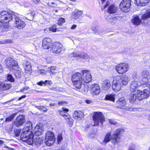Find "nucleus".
Listing matches in <instances>:
<instances>
[{
  "instance_id": "f257e3e1",
  "label": "nucleus",
  "mask_w": 150,
  "mask_h": 150,
  "mask_svg": "<svg viewBox=\"0 0 150 150\" xmlns=\"http://www.w3.org/2000/svg\"><path fill=\"white\" fill-rule=\"evenodd\" d=\"M81 73L82 74L77 72L73 74L71 80L76 88L79 89L81 88L82 92L87 93L89 90V87L87 85L83 84L85 83H89L91 81V76L88 70H82Z\"/></svg>"
},
{
  "instance_id": "f03ea898",
  "label": "nucleus",
  "mask_w": 150,
  "mask_h": 150,
  "mask_svg": "<svg viewBox=\"0 0 150 150\" xmlns=\"http://www.w3.org/2000/svg\"><path fill=\"white\" fill-rule=\"evenodd\" d=\"M18 16V14L17 13L12 11L8 12L3 11L0 12V22L6 23L12 21L13 26L16 27L18 29H22L25 27V23Z\"/></svg>"
},
{
  "instance_id": "7ed1b4c3",
  "label": "nucleus",
  "mask_w": 150,
  "mask_h": 150,
  "mask_svg": "<svg viewBox=\"0 0 150 150\" xmlns=\"http://www.w3.org/2000/svg\"><path fill=\"white\" fill-rule=\"evenodd\" d=\"M121 131V130L120 129H117L115 131L112 136H111L110 132L107 133L105 135L104 139L102 142V144L103 145H105L107 143L110 141V138L114 144H115L120 141V138L119 135Z\"/></svg>"
},
{
  "instance_id": "20e7f679",
  "label": "nucleus",
  "mask_w": 150,
  "mask_h": 150,
  "mask_svg": "<svg viewBox=\"0 0 150 150\" xmlns=\"http://www.w3.org/2000/svg\"><path fill=\"white\" fill-rule=\"evenodd\" d=\"M32 123L30 121H28L27 124L23 128L20 136L21 139L28 144V141L30 138L31 135H33L30 130L31 128Z\"/></svg>"
},
{
  "instance_id": "39448f33",
  "label": "nucleus",
  "mask_w": 150,
  "mask_h": 150,
  "mask_svg": "<svg viewBox=\"0 0 150 150\" xmlns=\"http://www.w3.org/2000/svg\"><path fill=\"white\" fill-rule=\"evenodd\" d=\"M94 125L93 126H98L100 125H102L105 121V117L103 114L101 112H96L93 116Z\"/></svg>"
},
{
  "instance_id": "423d86ee",
  "label": "nucleus",
  "mask_w": 150,
  "mask_h": 150,
  "mask_svg": "<svg viewBox=\"0 0 150 150\" xmlns=\"http://www.w3.org/2000/svg\"><path fill=\"white\" fill-rule=\"evenodd\" d=\"M144 87H147V89H144L143 91L140 90L137 91V99L139 100L146 98L150 95V84L148 85H142Z\"/></svg>"
},
{
  "instance_id": "0eeeda50",
  "label": "nucleus",
  "mask_w": 150,
  "mask_h": 150,
  "mask_svg": "<svg viewBox=\"0 0 150 150\" xmlns=\"http://www.w3.org/2000/svg\"><path fill=\"white\" fill-rule=\"evenodd\" d=\"M131 0H122L120 4V9L124 12H128L131 6Z\"/></svg>"
},
{
  "instance_id": "6e6552de",
  "label": "nucleus",
  "mask_w": 150,
  "mask_h": 150,
  "mask_svg": "<svg viewBox=\"0 0 150 150\" xmlns=\"http://www.w3.org/2000/svg\"><path fill=\"white\" fill-rule=\"evenodd\" d=\"M117 103L119 105L117 107L119 109H124L127 110L132 111L133 110L131 106H126V102L125 99L123 97L119 98L117 101Z\"/></svg>"
},
{
  "instance_id": "1a4fd4ad",
  "label": "nucleus",
  "mask_w": 150,
  "mask_h": 150,
  "mask_svg": "<svg viewBox=\"0 0 150 150\" xmlns=\"http://www.w3.org/2000/svg\"><path fill=\"white\" fill-rule=\"evenodd\" d=\"M115 69L117 73L120 74H122L128 70L129 65L125 63H121L117 64Z\"/></svg>"
},
{
  "instance_id": "9d476101",
  "label": "nucleus",
  "mask_w": 150,
  "mask_h": 150,
  "mask_svg": "<svg viewBox=\"0 0 150 150\" xmlns=\"http://www.w3.org/2000/svg\"><path fill=\"white\" fill-rule=\"evenodd\" d=\"M5 64L7 67L10 70L15 69L17 66V63L14 59L8 57L5 59Z\"/></svg>"
},
{
  "instance_id": "9b49d317",
  "label": "nucleus",
  "mask_w": 150,
  "mask_h": 150,
  "mask_svg": "<svg viewBox=\"0 0 150 150\" xmlns=\"http://www.w3.org/2000/svg\"><path fill=\"white\" fill-rule=\"evenodd\" d=\"M149 73L147 70H144L141 72V76L143 77L140 81L141 85H148L150 84V78L149 76Z\"/></svg>"
},
{
  "instance_id": "f8f14e48",
  "label": "nucleus",
  "mask_w": 150,
  "mask_h": 150,
  "mask_svg": "<svg viewBox=\"0 0 150 150\" xmlns=\"http://www.w3.org/2000/svg\"><path fill=\"white\" fill-rule=\"evenodd\" d=\"M45 142L48 146L52 144L55 141V136L52 131H48L46 134Z\"/></svg>"
},
{
  "instance_id": "ddd939ff",
  "label": "nucleus",
  "mask_w": 150,
  "mask_h": 150,
  "mask_svg": "<svg viewBox=\"0 0 150 150\" xmlns=\"http://www.w3.org/2000/svg\"><path fill=\"white\" fill-rule=\"evenodd\" d=\"M64 50L65 49L62 44L57 42L54 43L52 48V51L53 53L58 54Z\"/></svg>"
},
{
  "instance_id": "4468645a",
  "label": "nucleus",
  "mask_w": 150,
  "mask_h": 150,
  "mask_svg": "<svg viewBox=\"0 0 150 150\" xmlns=\"http://www.w3.org/2000/svg\"><path fill=\"white\" fill-rule=\"evenodd\" d=\"M33 135H31L30 138L28 141V144H32L35 147H38L40 145L42 142V139L39 137H38L33 139Z\"/></svg>"
},
{
  "instance_id": "2eb2a0df",
  "label": "nucleus",
  "mask_w": 150,
  "mask_h": 150,
  "mask_svg": "<svg viewBox=\"0 0 150 150\" xmlns=\"http://www.w3.org/2000/svg\"><path fill=\"white\" fill-rule=\"evenodd\" d=\"M71 57H77L78 59H82L86 60L88 59L89 58V56L87 53H81L79 52H72L71 54Z\"/></svg>"
},
{
  "instance_id": "dca6fc26",
  "label": "nucleus",
  "mask_w": 150,
  "mask_h": 150,
  "mask_svg": "<svg viewBox=\"0 0 150 150\" xmlns=\"http://www.w3.org/2000/svg\"><path fill=\"white\" fill-rule=\"evenodd\" d=\"M25 121L24 116L21 115L18 116L13 121L14 125L17 127H19L23 125Z\"/></svg>"
},
{
  "instance_id": "f3484780",
  "label": "nucleus",
  "mask_w": 150,
  "mask_h": 150,
  "mask_svg": "<svg viewBox=\"0 0 150 150\" xmlns=\"http://www.w3.org/2000/svg\"><path fill=\"white\" fill-rule=\"evenodd\" d=\"M52 41L50 38H46L42 40V47L44 49H49L52 46Z\"/></svg>"
},
{
  "instance_id": "a211bd4d",
  "label": "nucleus",
  "mask_w": 150,
  "mask_h": 150,
  "mask_svg": "<svg viewBox=\"0 0 150 150\" xmlns=\"http://www.w3.org/2000/svg\"><path fill=\"white\" fill-rule=\"evenodd\" d=\"M11 87L10 83L8 81L0 83V94L3 93V91L8 90Z\"/></svg>"
},
{
  "instance_id": "6ab92c4d",
  "label": "nucleus",
  "mask_w": 150,
  "mask_h": 150,
  "mask_svg": "<svg viewBox=\"0 0 150 150\" xmlns=\"http://www.w3.org/2000/svg\"><path fill=\"white\" fill-rule=\"evenodd\" d=\"M90 89L93 96L98 95L100 92V87L98 84H93L91 85Z\"/></svg>"
},
{
  "instance_id": "aec40b11",
  "label": "nucleus",
  "mask_w": 150,
  "mask_h": 150,
  "mask_svg": "<svg viewBox=\"0 0 150 150\" xmlns=\"http://www.w3.org/2000/svg\"><path fill=\"white\" fill-rule=\"evenodd\" d=\"M83 13V11L76 9L72 13L71 17L75 19H78L81 16Z\"/></svg>"
},
{
  "instance_id": "412c9836",
  "label": "nucleus",
  "mask_w": 150,
  "mask_h": 150,
  "mask_svg": "<svg viewBox=\"0 0 150 150\" xmlns=\"http://www.w3.org/2000/svg\"><path fill=\"white\" fill-rule=\"evenodd\" d=\"M132 22L133 24L135 25H139L141 22V20L137 15H135L133 16Z\"/></svg>"
},
{
  "instance_id": "4be33fe9",
  "label": "nucleus",
  "mask_w": 150,
  "mask_h": 150,
  "mask_svg": "<svg viewBox=\"0 0 150 150\" xmlns=\"http://www.w3.org/2000/svg\"><path fill=\"white\" fill-rule=\"evenodd\" d=\"M138 86V82L137 81H132L130 83L131 91L132 92L135 91Z\"/></svg>"
},
{
  "instance_id": "5701e85b",
  "label": "nucleus",
  "mask_w": 150,
  "mask_h": 150,
  "mask_svg": "<svg viewBox=\"0 0 150 150\" xmlns=\"http://www.w3.org/2000/svg\"><path fill=\"white\" fill-rule=\"evenodd\" d=\"M110 86L111 84L109 80L106 79L103 82L102 86L103 89L105 90H107L110 88Z\"/></svg>"
},
{
  "instance_id": "b1692460",
  "label": "nucleus",
  "mask_w": 150,
  "mask_h": 150,
  "mask_svg": "<svg viewBox=\"0 0 150 150\" xmlns=\"http://www.w3.org/2000/svg\"><path fill=\"white\" fill-rule=\"evenodd\" d=\"M84 113L81 111H75L73 114V117L75 119L83 118L84 116Z\"/></svg>"
},
{
  "instance_id": "393cba45",
  "label": "nucleus",
  "mask_w": 150,
  "mask_h": 150,
  "mask_svg": "<svg viewBox=\"0 0 150 150\" xmlns=\"http://www.w3.org/2000/svg\"><path fill=\"white\" fill-rule=\"evenodd\" d=\"M42 131V127L38 125L36 126L33 130L34 135L36 136H39L41 134Z\"/></svg>"
},
{
  "instance_id": "a878e982",
  "label": "nucleus",
  "mask_w": 150,
  "mask_h": 150,
  "mask_svg": "<svg viewBox=\"0 0 150 150\" xmlns=\"http://www.w3.org/2000/svg\"><path fill=\"white\" fill-rule=\"evenodd\" d=\"M122 86L121 83H112V88L114 91L117 92L121 89Z\"/></svg>"
},
{
  "instance_id": "bb28decb",
  "label": "nucleus",
  "mask_w": 150,
  "mask_h": 150,
  "mask_svg": "<svg viewBox=\"0 0 150 150\" xmlns=\"http://www.w3.org/2000/svg\"><path fill=\"white\" fill-rule=\"evenodd\" d=\"M137 5L144 6L149 2V0H135Z\"/></svg>"
},
{
  "instance_id": "cd10ccee",
  "label": "nucleus",
  "mask_w": 150,
  "mask_h": 150,
  "mask_svg": "<svg viewBox=\"0 0 150 150\" xmlns=\"http://www.w3.org/2000/svg\"><path fill=\"white\" fill-rule=\"evenodd\" d=\"M117 8L114 5H112L109 6L108 10V12L110 13H116L117 10Z\"/></svg>"
},
{
  "instance_id": "c85d7f7f",
  "label": "nucleus",
  "mask_w": 150,
  "mask_h": 150,
  "mask_svg": "<svg viewBox=\"0 0 150 150\" xmlns=\"http://www.w3.org/2000/svg\"><path fill=\"white\" fill-rule=\"evenodd\" d=\"M129 81L128 77L125 75L121 76V83L124 85L127 84Z\"/></svg>"
},
{
  "instance_id": "c756f323",
  "label": "nucleus",
  "mask_w": 150,
  "mask_h": 150,
  "mask_svg": "<svg viewBox=\"0 0 150 150\" xmlns=\"http://www.w3.org/2000/svg\"><path fill=\"white\" fill-rule=\"evenodd\" d=\"M35 15V12L33 10H30L29 12L27 13V19L29 20L32 21L34 16Z\"/></svg>"
},
{
  "instance_id": "7c9ffc66",
  "label": "nucleus",
  "mask_w": 150,
  "mask_h": 150,
  "mask_svg": "<svg viewBox=\"0 0 150 150\" xmlns=\"http://www.w3.org/2000/svg\"><path fill=\"white\" fill-rule=\"evenodd\" d=\"M9 26L8 25H1L0 27V32H4L8 31L9 29Z\"/></svg>"
},
{
  "instance_id": "2f4dec72",
  "label": "nucleus",
  "mask_w": 150,
  "mask_h": 150,
  "mask_svg": "<svg viewBox=\"0 0 150 150\" xmlns=\"http://www.w3.org/2000/svg\"><path fill=\"white\" fill-rule=\"evenodd\" d=\"M149 18H150V9L148 10L146 12L142 15L141 18L142 20H145Z\"/></svg>"
},
{
  "instance_id": "473e14b6",
  "label": "nucleus",
  "mask_w": 150,
  "mask_h": 150,
  "mask_svg": "<svg viewBox=\"0 0 150 150\" xmlns=\"http://www.w3.org/2000/svg\"><path fill=\"white\" fill-rule=\"evenodd\" d=\"M112 83H121V76L117 75L113 78Z\"/></svg>"
},
{
  "instance_id": "72a5a7b5",
  "label": "nucleus",
  "mask_w": 150,
  "mask_h": 150,
  "mask_svg": "<svg viewBox=\"0 0 150 150\" xmlns=\"http://www.w3.org/2000/svg\"><path fill=\"white\" fill-rule=\"evenodd\" d=\"M22 71L20 69L16 71L15 72V76L17 78H20L22 76Z\"/></svg>"
},
{
  "instance_id": "f704fd0d",
  "label": "nucleus",
  "mask_w": 150,
  "mask_h": 150,
  "mask_svg": "<svg viewBox=\"0 0 150 150\" xmlns=\"http://www.w3.org/2000/svg\"><path fill=\"white\" fill-rule=\"evenodd\" d=\"M17 113H13L10 116L8 117L5 120V122H7L11 121L16 116Z\"/></svg>"
},
{
  "instance_id": "c9c22d12",
  "label": "nucleus",
  "mask_w": 150,
  "mask_h": 150,
  "mask_svg": "<svg viewBox=\"0 0 150 150\" xmlns=\"http://www.w3.org/2000/svg\"><path fill=\"white\" fill-rule=\"evenodd\" d=\"M105 99L114 102L115 99L114 95L111 94H107L105 96Z\"/></svg>"
},
{
  "instance_id": "e433bc0d",
  "label": "nucleus",
  "mask_w": 150,
  "mask_h": 150,
  "mask_svg": "<svg viewBox=\"0 0 150 150\" xmlns=\"http://www.w3.org/2000/svg\"><path fill=\"white\" fill-rule=\"evenodd\" d=\"M137 98V95L135 94H131L129 99L130 102V103L133 102L135 101Z\"/></svg>"
},
{
  "instance_id": "4c0bfd02",
  "label": "nucleus",
  "mask_w": 150,
  "mask_h": 150,
  "mask_svg": "<svg viewBox=\"0 0 150 150\" xmlns=\"http://www.w3.org/2000/svg\"><path fill=\"white\" fill-rule=\"evenodd\" d=\"M66 114L65 116L64 117L65 119L67 120V121H68V120H69V122H72V119L71 118L69 114L67 113H66Z\"/></svg>"
},
{
  "instance_id": "58836bf2",
  "label": "nucleus",
  "mask_w": 150,
  "mask_h": 150,
  "mask_svg": "<svg viewBox=\"0 0 150 150\" xmlns=\"http://www.w3.org/2000/svg\"><path fill=\"white\" fill-rule=\"evenodd\" d=\"M26 73L30 71L31 70V67L30 65H28L27 66H24Z\"/></svg>"
},
{
  "instance_id": "ea45409f",
  "label": "nucleus",
  "mask_w": 150,
  "mask_h": 150,
  "mask_svg": "<svg viewBox=\"0 0 150 150\" xmlns=\"http://www.w3.org/2000/svg\"><path fill=\"white\" fill-rule=\"evenodd\" d=\"M137 144H132L129 146L128 150H135L136 148Z\"/></svg>"
},
{
  "instance_id": "a19ab883",
  "label": "nucleus",
  "mask_w": 150,
  "mask_h": 150,
  "mask_svg": "<svg viewBox=\"0 0 150 150\" xmlns=\"http://www.w3.org/2000/svg\"><path fill=\"white\" fill-rule=\"evenodd\" d=\"M7 79L8 81L12 82H14L15 80L14 78L10 74H8V75Z\"/></svg>"
},
{
  "instance_id": "79ce46f5",
  "label": "nucleus",
  "mask_w": 150,
  "mask_h": 150,
  "mask_svg": "<svg viewBox=\"0 0 150 150\" xmlns=\"http://www.w3.org/2000/svg\"><path fill=\"white\" fill-rule=\"evenodd\" d=\"M65 22V19L63 18H61L58 19L57 23L59 25H62Z\"/></svg>"
},
{
  "instance_id": "37998d69",
  "label": "nucleus",
  "mask_w": 150,
  "mask_h": 150,
  "mask_svg": "<svg viewBox=\"0 0 150 150\" xmlns=\"http://www.w3.org/2000/svg\"><path fill=\"white\" fill-rule=\"evenodd\" d=\"M109 17H111V16L110 15H108ZM110 20L109 21L113 23H116V21L117 20V18L115 17H114L112 18V19H111L110 17Z\"/></svg>"
},
{
  "instance_id": "c03bdc74",
  "label": "nucleus",
  "mask_w": 150,
  "mask_h": 150,
  "mask_svg": "<svg viewBox=\"0 0 150 150\" xmlns=\"http://www.w3.org/2000/svg\"><path fill=\"white\" fill-rule=\"evenodd\" d=\"M20 131L18 129H16L14 131V134L15 136L16 137H18L20 134Z\"/></svg>"
},
{
  "instance_id": "a18cd8bd",
  "label": "nucleus",
  "mask_w": 150,
  "mask_h": 150,
  "mask_svg": "<svg viewBox=\"0 0 150 150\" xmlns=\"http://www.w3.org/2000/svg\"><path fill=\"white\" fill-rule=\"evenodd\" d=\"M50 89L52 90L55 91H59L60 90V88L59 87H55L53 86L52 88H50Z\"/></svg>"
},
{
  "instance_id": "49530a36",
  "label": "nucleus",
  "mask_w": 150,
  "mask_h": 150,
  "mask_svg": "<svg viewBox=\"0 0 150 150\" xmlns=\"http://www.w3.org/2000/svg\"><path fill=\"white\" fill-rule=\"evenodd\" d=\"M30 65V62L28 61L26 59L24 60L23 63V66H27L28 65Z\"/></svg>"
},
{
  "instance_id": "de8ad7c7",
  "label": "nucleus",
  "mask_w": 150,
  "mask_h": 150,
  "mask_svg": "<svg viewBox=\"0 0 150 150\" xmlns=\"http://www.w3.org/2000/svg\"><path fill=\"white\" fill-rule=\"evenodd\" d=\"M57 29L56 28V26L54 25L50 28H49V30L53 31V32H55L56 31Z\"/></svg>"
},
{
  "instance_id": "09e8293b",
  "label": "nucleus",
  "mask_w": 150,
  "mask_h": 150,
  "mask_svg": "<svg viewBox=\"0 0 150 150\" xmlns=\"http://www.w3.org/2000/svg\"><path fill=\"white\" fill-rule=\"evenodd\" d=\"M62 139V134H59L57 137V140L58 142H60Z\"/></svg>"
},
{
  "instance_id": "8fccbe9b",
  "label": "nucleus",
  "mask_w": 150,
  "mask_h": 150,
  "mask_svg": "<svg viewBox=\"0 0 150 150\" xmlns=\"http://www.w3.org/2000/svg\"><path fill=\"white\" fill-rule=\"evenodd\" d=\"M67 103L66 101H60L58 102L57 104L58 106H62L64 105V104H67Z\"/></svg>"
},
{
  "instance_id": "3c124183",
  "label": "nucleus",
  "mask_w": 150,
  "mask_h": 150,
  "mask_svg": "<svg viewBox=\"0 0 150 150\" xmlns=\"http://www.w3.org/2000/svg\"><path fill=\"white\" fill-rule=\"evenodd\" d=\"M12 42V41L11 40H6L4 41V42H0V44L2 43H11Z\"/></svg>"
},
{
  "instance_id": "603ef678",
  "label": "nucleus",
  "mask_w": 150,
  "mask_h": 150,
  "mask_svg": "<svg viewBox=\"0 0 150 150\" xmlns=\"http://www.w3.org/2000/svg\"><path fill=\"white\" fill-rule=\"evenodd\" d=\"M48 5L52 7H54L56 6V4L54 2H52L51 1L49 2Z\"/></svg>"
},
{
  "instance_id": "864d4df0",
  "label": "nucleus",
  "mask_w": 150,
  "mask_h": 150,
  "mask_svg": "<svg viewBox=\"0 0 150 150\" xmlns=\"http://www.w3.org/2000/svg\"><path fill=\"white\" fill-rule=\"evenodd\" d=\"M132 78L134 81L138 80V75L136 74H134L132 75Z\"/></svg>"
},
{
  "instance_id": "5fc2aeb1",
  "label": "nucleus",
  "mask_w": 150,
  "mask_h": 150,
  "mask_svg": "<svg viewBox=\"0 0 150 150\" xmlns=\"http://www.w3.org/2000/svg\"><path fill=\"white\" fill-rule=\"evenodd\" d=\"M45 85L46 84L48 85H52V82L51 81H49V80H46L45 81Z\"/></svg>"
},
{
  "instance_id": "6e6d98bb",
  "label": "nucleus",
  "mask_w": 150,
  "mask_h": 150,
  "mask_svg": "<svg viewBox=\"0 0 150 150\" xmlns=\"http://www.w3.org/2000/svg\"><path fill=\"white\" fill-rule=\"evenodd\" d=\"M45 82L44 81H41L40 82H38L37 83V84L39 85L40 86H42L43 85H45Z\"/></svg>"
},
{
  "instance_id": "4d7b16f0",
  "label": "nucleus",
  "mask_w": 150,
  "mask_h": 150,
  "mask_svg": "<svg viewBox=\"0 0 150 150\" xmlns=\"http://www.w3.org/2000/svg\"><path fill=\"white\" fill-rule=\"evenodd\" d=\"M85 102L88 104H90L92 103V101L91 100H85Z\"/></svg>"
},
{
  "instance_id": "13d9d810",
  "label": "nucleus",
  "mask_w": 150,
  "mask_h": 150,
  "mask_svg": "<svg viewBox=\"0 0 150 150\" xmlns=\"http://www.w3.org/2000/svg\"><path fill=\"white\" fill-rule=\"evenodd\" d=\"M66 112H64V111L61 110L60 112V114L62 116L64 117L66 115Z\"/></svg>"
},
{
  "instance_id": "bf43d9fd",
  "label": "nucleus",
  "mask_w": 150,
  "mask_h": 150,
  "mask_svg": "<svg viewBox=\"0 0 150 150\" xmlns=\"http://www.w3.org/2000/svg\"><path fill=\"white\" fill-rule=\"evenodd\" d=\"M38 72L41 74H43V75L45 74V71L44 69L40 70L38 71Z\"/></svg>"
},
{
  "instance_id": "052dcab7",
  "label": "nucleus",
  "mask_w": 150,
  "mask_h": 150,
  "mask_svg": "<svg viewBox=\"0 0 150 150\" xmlns=\"http://www.w3.org/2000/svg\"><path fill=\"white\" fill-rule=\"evenodd\" d=\"M41 110L43 111H46L47 110V109L45 107L42 106L41 107Z\"/></svg>"
},
{
  "instance_id": "680f3d73",
  "label": "nucleus",
  "mask_w": 150,
  "mask_h": 150,
  "mask_svg": "<svg viewBox=\"0 0 150 150\" xmlns=\"http://www.w3.org/2000/svg\"><path fill=\"white\" fill-rule=\"evenodd\" d=\"M32 1L36 4H38L40 1V0H32Z\"/></svg>"
},
{
  "instance_id": "e2e57ef3",
  "label": "nucleus",
  "mask_w": 150,
  "mask_h": 150,
  "mask_svg": "<svg viewBox=\"0 0 150 150\" xmlns=\"http://www.w3.org/2000/svg\"><path fill=\"white\" fill-rule=\"evenodd\" d=\"M57 105V104L56 103H51L50 104V105L51 107H55Z\"/></svg>"
},
{
  "instance_id": "0e129e2a",
  "label": "nucleus",
  "mask_w": 150,
  "mask_h": 150,
  "mask_svg": "<svg viewBox=\"0 0 150 150\" xmlns=\"http://www.w3.org/2000/svg\"><path fill=\"white\" fill-rule=\"evenodd\" d=\"M29 87L28 86H26L25 87L23 88L21 90V91L24 92L25 90H27L29 89Z\"/></svg>"
},
{
  "instance_id": "69168bd1",
  "label": "nucleus",
  "mask_w": 150,
  "mask_h": 150,
  "mask_svg": "<svg viewBox=\"0 0 150 150\" xmlns=\"http://www.w3.org/2000/svg\"><path fill=\"white\" fill-rule=\"evenodd\" d=\"M62 109L63 110L62 111H64V112H68L69 111V110L68 109L64 107L62 108Z\"/></svg>"
},
{
  "instance_id": "338daca9",
  "label": "nucleus",
  "mask_w": 150,
  "mask_h": 150,
  "mask_svg": "<svg viewBox=\"0 0 150 150\" xmlns=\"http://www.w3.org/2000/svg\"><path fill=\"white\" fill-rule=\"evenodd\" d=\"M3 71V68L2 66L0 64V73H1Z\"/></svg>"
},
{
  "instance_id": "774afa93",
  "label": "nucleus",
  "mask_w": 150,
  "mask_h": 150,
  "mask_svg": "<svg viewBox=\"0 0 150 150\" xmlns=\"http://www.w3.org/2000/svg\"><path fill=\"white\" fill-rule=\"evenodd\" d=\"M109 122L111 124H112L114 125L115 124V122L113 121L112 120H109Z\"/></svg>"
}]
</instances>
